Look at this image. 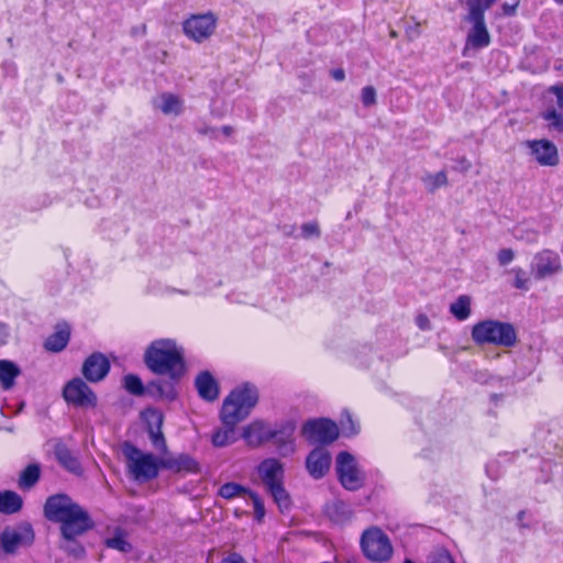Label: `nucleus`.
Listing matches in <instances>:
<instances>
[{"instance_id":"1","label":"nucleus","mask_w":563,"mask_h":563,"mask_svg":"<svg viewBox=\"0 0 563 563\" xmlns=\"http://www.w3.org/2000/svg\"><path fill=\"white\" fill-rule=\"evenodd\" d=\"M44 515L49 521L60 523L63 539H76L95 526L88 511L64 494L47 498Z\"/></svg>"},{"instance_id":"2","label":"nucleus","mask_w":563,"mask_h":563,"mask_svg":"<svg viewBox=\"0 0 563 563\" xmlns=\"http://www.w3.org/2000/svg\"><path fill=\"white\" fill-rule=\"evenodd\" d=\"M258 401L257 388L245 383L234 388L224 399L221 410V419L227 426L224 430H218L212 437L216 446H224L234 441V427L244 420Z\"/></svg>"},{"instance_id":"3","label":"nucleus","mask_w":563,"mask_h":563,"mask_svg":"<svg viewBox=\"0 0 563 563\" xmlns=\"http://www.w3.org/2000/svg\"><path fill=\"white\" fill-rule=\"evenodd\" d=\"M144 362L156 374L179 378L185 372L184 350L174 340L161 339L147 347Z\"/></svg>"},{"instance_id":"4","label":"nucleus","mask_w":563,"mask_h":563,"mask_svg":"<svg viewBox=\"0 0 563 563\" xmlns=\"http://www.w3.org/2000/svg\"><path fill=\"white\" fill-rule=\"evenodd\" d=\"M471 334L473 341L477 344H494L496 346L511 347L517 342L514 325L494 319L477 322L473 325Z\"/></svg>"},{"instance_id":"5","label":"nucleus","mask_w":563,"mask_h":563,"mask_svg":"<svg viewBox=\"0 0 563 563\" xmlns=\"http://www.w3.org/2000/svg\"><path fill=\"white\" fill-rule=\"evenodd\" d=\"M497 0H466L467 15L465 21L472 24L466 36V46L468 48H483L489 45L490 35L485 24V11L488 10Z\"/></svg>"},{"instance_id":"6","label":"nucleus","mask_w":563,"mask_h":563,"mask_svg":"<svg viewBox=\"0 0 563 563\" xmlns=\"http://www.w3.org/2000/svg\"><path fill=\"white\" fill-rule=\"evenodd\" d=\"M123 454L126 457L128 470L137 482H148L158 475L161 459L152 453H144L132 444H125Z\"/></svg>"},{"instance_id":"7","label":"nucleus","mask_w":563,"mask_h":563,"mask_svg":"<svg viewBox=\"0 0 563 563\" xmlns=\"http://www.w3.org/2000/svg\"><path fill=\"white\" fill-rule=\"evenodd\" d=\"M361 545L365 556L374 562L387 561L393 554L389 538L376 527L363 532Z\"/></svg>"},{"instance_id":"8","label":"nucleus","mask_w":563,"mask_h":563,"mask_svg":"<svg viewBox=\"0 0 563 563\" xmlns=\"http://www.w3.org/2000/svg\"><path fill=\"white\" fill-rule=\"evenodd\" d=\"M335 470L339 481L345 489L357 490L363 486L364 474L351 453L343 451L338 454Z\"/></svg>"},{"instance_id":"9","label":"nucleus","mask_w":563,"mask_h":563,"mask_svg":"<svg viewBox=\"0 0 563 563\" xmlns=\"http://www.w3.org/2000/svg\"><path fill=\"white\" fill-rule=\"evenodd\" d=\"M217 22L218 18L211 11L201 14H192L184 21L183 31L188 38L201 43L212 36L217 27Z\"/></svg>"},{"instance_id":"10","label":"nucleus","mask_w":563,"mask_h":563,"mask_svg":"<svg viewBox=\"0 0 563 563\" xmlns=\"http://www.w3.org/2000/svg\"><path fill=\"white\" fill-rule=\"evenodd\" d=\"M33 542L34 531L27 522L5 527L0 534V547L7 554H14L20 548L30 547Z\"/></svg>"},{"instance_id":"11","label":"nucleus","mask_w":563,"mask_h":563,"mask_svg":"<svg viewBox=\"0 0 563 563\" xmlns=\"http://www.w3.org/2000/svg\"><path fill=\"white\" fill-rule=\"evenodd\" d=\"M301 432L313 444L332 443L339 437L338 426L329 419L309 420L302 426Z\"/></svg>"},{"instance_id":"12","label":"nucleus","mask_w":563,"mask_h":563,"mask_svg":"<svg viewBox=\"0 0 563 563\" xmlns=\"http://www.w3.org/2000/svg\"><path fill=\"white\" fill-rule=\"evenodd\" d=\"M67 402L78 407H93L97 398L81 378H74L66 384L63 391Z\"/></svg>"},{"instance_id":"13","label":"nucleus","mask_w":563,"mask_h":563,"mask_svg":"<svg viewBox=\"0 0 563 563\" xmlns=\"http://www.w3.org/2000/svg\"><path fill=\"white\" fill-rule=\"evenodd\" d=\"M331 463L330 452L323 446H318L308 454L306 468L312 478L320 479L329 472Z\"/></svg>"},{"instance_id":"14","label":"nucleus","mask_w":563,"mask_h":563,"mask_svg":"<svg viewBox=\"0 0 563 563\" xmlns=\"http://www.w3.org/2000/svg\"><path fill=\"white\" fill-rule=\"evenodd\" d=\"M110 371V362L106 355L96 352L86 358L82 365V375L91 383L102 380Z\"/></svg>"},{"instance_id":"15","label":"nucleus","mask_w":563,"mask_h":563,"mask_svg":"<svg viewBox=\"0 0 563 563\" xmlns=\"http://www.w3.org/2000/svg\"><path fill=\"white\" fill-rule=\"evenodd\" d=\"M147 424V432L153 445L162 453L167 452V444L162 432L163 415L156 409H147L143 412Z\"/></svg>"},{"instance_id":"16","label":"nucleus","mask_w":563,"mask_h":563,"mask_svg":"<svg viewBox=\"0 0 563 563\" xmlns=\"http://www.w3.org/2000/svg\"><path fill=\"white\" fill-rule=\"evenodd\" d=\"M530 154L541 166H556L559 164L558 148L549 140L530 141Z\"/></svg>"},{"instance_id":"17","label":"nucleus","mask_w":563,"mask_h":563,"mask_svg":"<svg viewBox=\"0 0 563 563\" xmlns=\"http://www.w3.org/2000/svg\"><path fill=\"white\" fill-rule=\"evenodd\" d=\"M561 269L560 256L551 251H543L534 257V272L539 278H545Z\"/></svg>"},{"instance_id":"18","label":"nucleus","mask_w":563,"mask_h":563,"mask_svg":"<svg viewBox=\"0 0 563 563\" xmlns=\"http://www.w3.org/2000/svg\"><path fill=\"white\" fill-rule=\"evenodd\" d=\"M258 473L267 489L282 483L284 470L279 461L275 459H268L260 464Z\"/></svg>"},{"instance_id":"19","label":"nucleus","mask_w":563,"mask_h":563,"mask_svg":"<svg viewBox=\"0 0 563 563\" xmlns=\"http://www.w3.org/2000/svg\"><path fill=\"white\" fill-rule=\"evenodd\" d=\"M183 100L170 92H163L153 100V106L164 114L178 115L183 112Z\"/></svg>"},{"instance_id":"20","label":"nucleus","mask_w":563,"mask_h":563,"mask_svg":"<svg viewBox=\"0 0 563 563\" xmlns=\"http://www.w3.org/2000/svg\"><path fill=\"white\" fill-rule=\"evenodd\" d=\"M162 467L173 472H190L196 473L199 471L198 463L187 454H181L176 457L161 459Z\"/></svg>"},{"instance_id":"21","label":"nucleus","mask_w":563,"mask_h":563,"mask_svg":"<svg viewBox=\"0 0 563 563\" xmlns=\"http://www.w3.org/2000/svg\"><path fill=\"white\" fill-rule=\"evenodd\" d=\"M196 387L199 396L208 401H213L219 396L218 384L208 372H203L197 376Z\"/></svg>"},{"instance_id":"22","label":"nucleus","mask_w":563,"mask_h":563,"mask_svg":"<svg viewBox=\"0 0 563 563\" xmlns=\"http://www.w3.org/2000/svg\"><path fill=\"white\" fill-rule=\"evenodd\" d=\"M69 336V327L67 324L58 325L56 331L46 339L44 346L47 351L60 352L66 347Z\"/></svg>"},{"instance_id":"23","label":"nucleus","mask_w":563,"mask_h":563,"mask_svg":"<svg viewBox=\"0 0 563 563\" xmlns=\"http://www.w3.org/2000/svg\"><path fill=\"white\" fill-rule=\"evenodd\" d=\"M268 437L269 431L267 430L265 423L262 421L252 422L243 431V438L252 446L260 445Z\"/></svg>"},{"instance_id":"24","label":"nucleus","mask_w":563,"mask_h":563,"mask_svg":"<svg viewBox=\"0 0 563 563\" xmlns=\"http://www.w3.org/2000/svg\"><path fill=\"white\" fill-rule=\"evenodd\" d=\"M539 115L545 122L549 133H563V110L551 107L543 110Z\"/></svg>"},{"instance_id":"25","label":"nucleus","mask_w":563,"mask_h":563,"mask_svg":"<svg viewBox=\"0 0 563 563\" xmlns=\"http://www.w3.org/2000/svg\"><path fill=\"white\" fill-rule=\"evenodd\" d=\"M351 506L343 500H334L327 506V515L335 523H344L352 517Z\"/></svg>"},{"instance_id":"26","label":"nucleus","mask_w":563,"mask_h":563,"mask_svg":"<svg viewBox=\"0 0 563 563\" xmlns=\"http://www.w3.org/2000/svg\"><path fill=\"white\" fill-rule=\"evenodd\" d=\"M23 501L20 495L12 490H0V512L15 514L22 508Z\"/></svg>"},{"instance_id":"27","label":"nucleus","mask_w":563,"mask_h":563,"mask_svg":"<svg viewBox=\"0 0 563 563\" xmlns=\"http://www.w3.org/2000/svg\"><path fill=\"white\" fill-rule=\"evenodd\" d=\"M104 544L107 548L122 553H129L132 551V544L128 541V533L120 528L114 529L113 536L107 538L104 540Z\"/></svg>"},{"instance_id":"28","label":"nucleus","mask_w":563,"mask_h":563,"mask_svg":"<svg viewBox=\"0 0 563 563\" xmlns=\"http://www.w3.org/2000/svg\"><path fill=\"white\" fill-rule=\"evenodd\" d=\"M55 456L57 461L68 471L77 473L80 471V464L78 460L73 455L67 446L64 444H57L55 446Z\"/></svg>"},{"instance_id":"29","label":"nucleus","mask_w":563,"mask_h":563,"mask_svg":"<svg viewBox=\"0 0 563 563\" xmlns=\"http://www.w3.org/2000/svg\"><path fill=\"white\" fill-rule=\"evenodd\" d=\"M19 367L11 361H0V383L4 389L13 386L14 379L19 376Z\"/></svg>"},{"instance_id":"30","label":"nucleus","mask_w":563,"mask_h":563,"mask_svg":"<svg viewBox=\"0 0 563 563\" xmlns=\"http://www.w3.org/2000/svg\"><path fill=\"white\" fill-rule=\"evenodd\" d=\"M471 297L466 295L460 296L450 306V312L460 321L466 320L471 316Z\"/></svg>"},{"instance_id":"31","label":"nucleus","mask_w":563,"mask_h":563,"mask_svg":"<svg viewBox=\"0 0 563 563\" xmlns=\"http://www.w3.org/2000/svg\"><path fill=\"white\" fill-rule=\"evenodd\" d=\"M267 492L272 495L274 501L276 503L282 512L289 510L291 506V499L289 494L283 486V483L267 488Z\"/></svg>"},{"instance_id":"32","label":"nucleus","mask_w":563,"mask_h":563,"mask_svg":"<svg viewBox=\"0 0 563 563\" xmlns=\"http://www.w3.org/2000/svg\"><path fill=\"white\" fill-rule=\"evenodd\" d=\"M40 466L36 464L29 465L22 473L19 479V486L23 489L33 487L40 478Z\"/></svg>"},{"instance_id":"33","label":"nucleus","mask_w":563,"mask_h":563,"mask_svg":"<svg viewBox=\"0 0 563 563\" xmlns=\"http://www.w3.org/2000/svg\"><path fill=\"white\" fill-rule=\"evenodd\" d=\"M250 489L233 482L223 484L219 489V495L225 499L246 497L250 495Z\"/></svg>"},{"instance_id":"34","label":"nucleus","mask_w":563,"mask_h":563,"mask_svg":"<svg viewBox=\"0 0 563 563\" xmlns=\"http://www.w3.org/2000/svg\"><path fill=\"white\" fill-rule=\"evenodd\" d=\"M421 180L429 192H434L438 188L448 185V176L443 170L435 174H427Z\"/></svg>"},{"instance_id":"35","label":"nucleus","mask_w":563,"mask_h":563,"mask_svg":"<svg viewBox=\"0 0 563 563\" xmlns=\"http://www.w3.org/2000/svg\"><path fill=\"white\" fill-rule=\"evenodd\" d=\"M60 549L75 558H80L85 553L84 547L76 539H63Z\"/></svg>"},{"instance_id":"36","label":"nucleus","mask_w":563,"mask_h":563,"mask_svg":"<svg viewBox=\"0 0 563 563\" xmlns=\"http://www.w3.org/2000/svg\"><path fill=\"white\" fill-rule=\"evenodd\" d=\"M124 387L133 395L143 394L144 387L139 376L129 374L124 376Z\"/></svg>"},{"instance_id":"37","label":"nucleus","mask_w":563,"mask_h":563,"mask_svg":"<svg viewBox=\"0 0 563 563\" xmlns=\"http://www.w3.org/2000/svg\"><path fill=\"white\" fill-rule=\"evenodd\" d=\"M247 497L253 503L255 519L258 522H261L263 520V518L265 517L264 503L262 501V499L260 498V496L256 493L251 492Z\"/></svg>"},{"instance_id":"38","label":"nucleus","mask_w":563,"mask_h":563,"mask_svg":"<svg viewBox=\"0 0 563 563\" xmlns=\"http://www.w3.org/2000/svg\"><path fill=\"white\" fill-rule=\"evenodd\" d=\"M361 99L364 107L376 104V90L373 86H366L361 91Z\"/></svg>"},{"instance_id":"39","label":"nucleus","mask_w":563,"mask_h":563,"mask_svg":"<svg viewBox=\"0 0 563 563\" xmlns=\"http://www.w3.org/2000/svg\"><path fill=\"white\" fill-rule=\"evenodd\" d=\"M302 236L305 239L319 238L321 234L319 224L317 221L306 222L301 225Z\"/></svg>"},{"instance_id":"40","label":"nucleus","mask_w":563,"mask_h":563,"mask_svg":"<svg viewBox=\"0 0 563 563\" xmlns=\"http://www.w3.org/2000/svg\"><path fill=\"white\" fill-rule=\"evenodd\" d=\"M548 91L553 93L556 98L555 109L563 110V85L551 86Z\"/></svg>"},{"instance_id":"41","label":"nucleus","mask_w":563,"mask_h":563,"mask_svg":"<svg viewBox=\"0 0 563 563\" xmlns=\"http://www.w3.org/2000/svg\"><path fill=\"white\" fill-rule=\"evenodd\" d=\"M515 257L511 249H503L498 253V262L501 266L509 264Z\"/></svg>"},{"instance_id":"42","label":"nucleus","mask_w":563,"mask_h":563,"mask_svg":"<svg viewBox=\"0 0 563 563\" xmlns=\"http://www.w3.org/2000/svg\"><path fill=\"white\" fill-rule=\"evenodd\" d=\"M430 563H454L452 556L448 551H439L433 556Z\"/></svg>"},{"instance_id":"43","label":"nucleus","mask_w":563,"mask_h":563,"mask_svg":"<svg viewBox=\"0 0 563 563\" xmlns=\"http://www.w3.org/2000/svg\"><path fill=\"white\" fill-rule=\"evenodd\" d=\"M510 274L515 275V286L517 288H525V286H526L525 272L522 269H512V271H510Z\"/></svg>"},{"instance_id":"44","label":"nucleus","mask_w":563,"mask_h":563,"mask_svg":"<svg viewBox=\"0 0 563 563\" xmlns=\"http://www.w3.org/2000/svg\"><path fill=\"white\" fill-rule=\"evenodd\" d=\"M343 432L346 434H354L356 433V428L354 426V422L349 413H346V421H341Z\"/></svg>"},{"instance_id":"45","label":"nucleus","mask_w":563,"mask_h":563,"mask_svg":"<svg viewBox=\"0 0 563 563\" xmlns=\"http://www.w3.org/2000/svg\"><path fill=\"white\" fill-rule=\"evenodd\" d=\"M416 323L421 330L430 329V320L426 314H419L416 318Z\"/></svg>"},{"instance_id":"46","label":"nucleus","mask_w":563,"mask_h":563,"mask_svg":"<svg viewBox=\"0 0 563 563\" xmlns=\"http://www.w3.org/2000/svg\"><path fill=\"white\" fill-rule=\"evenodd\" d=\"M221 563H246V562L244 561V559L241 555H239L236 553H232L229 556H227L225 559H223Z\"/></svg>"},{"instance_id":"47","label":"nucleus","mask_w":563,"mask_h":563,"mask_svg":"<svg viewBox=\"0 0 563 563\" xmlns=\"http://www.w3.org/2000/svg\"><path fill=\"white\" fill-rule=\"evenodd\" d=\"M8 336V327L4 323H0V345H3L7 342Z\"/></svg>"},{"instance_id":"48","label":"nucleus","mask_w":563,"mask_h":563,"mask_svg":"<svg viewBox=\"0 0 563 563\" xmlns=\"http://www.w3.org/2000/svg\"><path fill=\"white\" fill-rule=\"evenodd\" d=\"M331 76L336 81H342L345 78V73L342 68L331 70Z\"/></svg>"},{"instance_id":"49","label":"nucleus","mask_w":563,"mask_h":563,"mask_svg":"<svg viewBox=\"0 0 563 563\" xmlns=\"http://www.w3.org/2000/svg\"><path fill=\"white\" fill-rule=\"evenodd\" d=\"M517 5H518V2H515L514 4L504 3L503 4L504 14H506V15L514 14Z\"/></svg>"},{"instance_id":"50","label":"nucleus","mask_w":563,"mask_h":563,"mask_svg":"<svg viewBox=\"0 0 563 563\" xmlns=\"http://www.w3.org/2000/svg\"><path fill=\"white\" fill-rule=\"evenodd\" d=\"M461 164L464 170H468L471 168V162L467 161L465 157L461 158Z\"/></svg>"},{"instance_id":"51","label":"nucleus","mask_w":563,"mask_h":563,"mask_svg":"<svg viewBox=\"0 0 563 563\" xmlns=\"http://www.w3.org/2000/svg\"><path fill=\"white\" fill-rule=\"evenodd\" d=\"M222 132L225 136H230L233 133V128L230 125H224L222 128Z\"/></svg>"},{"instance_id":"52","label":"nucleus","mask_w":563,"mask_h":563,"mask_svg":"<svg viewBox=\"0 0 563 563\" xmlns=\"http://www.w3.org/2000/svg\"><path fill=\"white\" fill-rule=\"evenodd\" d=\"M213 132H214V130L212 128H205V129L199 130L200 134H209V133H213Z\"/></svg>"},{"instance_id":"53","label":"nucleus","mask_w":563,"mask_h":563,"mask_svg":"<svg viewBox=\"0 0 563 563\" xmlns=\"http://www.w3.org/2000/svg\"><path fill=\"white\" fill-rule=\"evenodd\" d=\"M390 36H391V37H396V36H397V33H396L395 31H391V32H390Z\"/></svg>"},{"instance_id":"54","label":"nucleus","mask_w":563,"mask_h":563,"mask_svg":"<svg viewBox=\"0 0 563 563\" xmlns=\"http://www.w3.org/2000/svg\"><path fill=\"white\" fill-rule=\"evenodd\" d=\"M523 515H525L523 511L519 512L518 517H519L520 520L522 519Z\"/></svg>"},{"instance_id":"55","label":"nucleus","mask_w":563,"mask_h":563,"mask_svg":"<svg viewBox=\"0 0 563 563\" xmlns=\"http://www.w3.org/2000/svg\"><path fill=\"white\" fill-rule=\"evenodd\" d=\"M558 4L563 5V0H554Z\"/></svg>"},{"instance_id":"56","label":"nucleus","mask_w":563,"mask_h":563,"mask_svg":"<svg viewBox=\"0 0 563 563\" xmlns=\"http://www.w3.org/2000/svg\"><path fill=\"white\" fill-rule=\"evenodd\" d=\"M404 563H413V562L410 560H406Z\"/></svg>"}]
</instances>
